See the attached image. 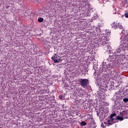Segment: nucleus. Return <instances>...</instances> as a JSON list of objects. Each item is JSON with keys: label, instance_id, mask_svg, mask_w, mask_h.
<instances>
[{"label": "nucleus", "instance_id": "20", "mask_svg": "<svg viewBox=\"0 0 128 128\" xmlns=\"http://www.w3.org/2000/svg\"><path fill=\"white\" fill-rule=\"evenodd\" d=\"M120 116H116V118H115V120H120Z\"/></svg>", "mask_w": 128, "mask_h": 128}, {"label": "nucleus", "instance_id": "19", "mask_svg": "<svg viewBox=\"0 0 128 128\" xmlns=\"http://www.w3.org/2000/svg\"><path fill=\"white\" fill-rule=\"evenodd\" d=\"M123 102H124L125 103H126L128 102V98H124Z\"/></svg>", "mask_w": 128, "mask_h": 128}, {"label": "nucleus", "instance_id": "26", "mask_svg": "<svg viewBox=\"0 0 128 128\" xmlns=\"http://www.w3.org/2000/svg\"><path fill=\"white\" fill-rule=\"evenodd\" d=\"M120 120H124V116L123 117H120Z\"/></svg>", "mask_w": 128, "mask_h": 128}, {"label": "nucleus", "instance_id": "2", "mask_svg": "<svg viewBox=\"0 0 128 128\" xmlns=\"http://www.w3.org/2000/svg\"><path fill=\"white\" fill-rule=\"evenodd\" d=\"M78 82L82 88H86V86H88V84H90L88 82V79H84V78H80L78 80Z\"/></svg>", "mask_w": 128, "mask_h": 128}, {"label": "nucleus", "instance_id": "7", "mask_svg": "<svg viewBox=\"0 0 128 128\" xmlns=\"http://www.w3.org/2000/svg\"><path fill=\"white\" fill-rule=\"evenodd\" d=\"M24 14L25 16H26V18H32V13L30 11H28V12H25Z\"/></svg>", "mask_w": 128, "mask_h": 128}, {"label": "nucleus", "instance_id": "28", "mask_svg": "<svg viewBox=\"0 0 128 128\" xmlns=\"http://www.w3.org/2000/svg\"><path fill=\"white\" fill-rule=\"evenodd\" d=\"M80 118H84V116H82V115H80Z\"/></svg>", "mask_w": 128, "mask_h": 128}, {"label": "nucleus", "instance_id": "1", "mask_svg": "<svg viewBox=\"0 0 128 128\" xmlns=\"http://www.w3.org/2000/svg\"><path fill=\"white\" fill-rule=\"evenodd\" d=\"M110 32H106V34H102L100 36L98 42H108V38L110 36Z\"/></svg>", "mask_w": 128, "mask_h": 128}, {"label": "nucleus", "instance_id": "23", "mask_svg": "<svg viewBox=\"0 0 128 128\" xmlns=\"http://www.w3.org/2000/svg\"><path fill=\"white\" fill-rule=\"evenodd\" d=\"M101 127L102 128H106V126H104V123H102L101 124Z\"/></svg>", "mask_w": 128, "mask_h": 128}, {"label": "nucleus", "instance_id": "4", "mask_svg": "<svg viewBox=\"0 0 128 128\" xmlns=\"http://www.w3.org/2000/svg\"><path fill=\"white\" fill-rule=\"evenodd\" d=\"M98 46H104V48L108 49L110 45V44L106 42H98Z\"/></svg>", "mask_w": 128, "mask_h": 128}, {"label": "nucleus", "instance_id": "8", "mask_svg": "<svg viewBox=\"0 0 128 128\" xmlns=\"http://www.w3.org/2000/svg\"><path fill=\"white\" fill-rule=\"evenodd\" d=\"M120 114H121V116H122L123 118H128V112H126V111H123L122 112H120Z\"/></svg>", "mask_w": 128, "mask_h": 128}, {"label": "nucleus", "instance_id": "24", "mask_svg": "<svg viewBox=\"0 0 128 128\" xmlns=\"http://www.w3.org/2000/svg\"><path fill=\"white\" fill-rule=\"evenodd\" d=\"M124 16L126 18H128V12H126L124 14Z\"/></svg>", "mask_w": 128, "mask_h": 128}, {"label": "nucleus", "instance_id": "15", "mask_svg": "<svg viewBox=\"0 0 128 128\" xmlns=\"http://www.w3.org/2000/svg\"><path fill=\"white\" fill-rule=\"evenodd\" d=\"M76 74H78V76H80V70H76Z\"/></svg>", "mask_w": 128, "mask_h": 128}, {"label": "nucleus", "instance_id": "27", "mask_svg": "<svg viewBox=\"0 0 128 128\" xmlns=\"http://www.w3.org/2000/svg\"><path fill=\"white\" fill-rule=\"evenodd\" d=\"M125 38H127V40H128V34L126 35Z\"/></svg>", "mask_w": 128, "mask_h": 128}, {"label": "nucleus", "instance_id": "16", "mask_svg": "<svg viewBox=\"0 0 128 128\" xmlns=\"http://www.w3.org/2000/svg\"><path fill=\"white\" fill-rule=\"evenodd\" d=\"M116 116V113H114V114H111L110 116V118H114V116Z\"/></svg>", "mask_w": 128, "mask_h": 128}, {"label": "nucleus", "instance_id": "5", "mask_svg": "<svg viewBox=\"0 0 128 128\" xmlns=\"http://www.w3.org/2000/svg\"><path fill=\"white\" fill-rule=\"evenodd\" d=\"M52 60H54L55 63L60 62V56L56 55V54H54L52 58Z\"/></svg>", "mask_w": 128, "mask_h": 128}, {"label": "nucleus", "instance_id": "22", "mask_svg": "<svg viewBox=\"0 0 128 128\" xmlns=\"http://www.w3.org/2000/svg\"><path fill=\"white\" fill-rule=\"evenodd\" d=\"M86 116H88V114H86V112L83 114V118L86 117Z\"/></svg>", "mask_w": 128, "mask_h": 128}, {"label": "nucleus", "instance_id": "21", "mask_svg": "<svg viewBox=\"0 0 128 128\" xmlns=\"http://www.w3.org/2000/svg\"><path fill=\"white\" fill-rule=\"evenodd\" d=\"M49 91H50V90H48V88H46V90H44V92H48V94Z\"/></svg>", "mask_w": 128, "mask_h": 128}, {"label": "nucleus", "instance_id": "25", "mask_svg": "<svg viewBox=\"0 0 128 128\" xmlns=\"http://www.w3.org/2000/svg\"><path fill=\"white\" fill-rule=\"evenodd\" d=\"M59 98H60V100H62L63 98H62V96L60 95L58 96Z\"/></svg>", "mask_w": 128, "mask_h": 128}, {"label": "nucleus", "instance_id": "6", "mask_svg": "<svg viewBox=\"0 0 128 128\" xmlns=\"http://www.w3.org/2000/svg\"><path fill=\"white\" fill-rule=\"evenodd\" d=\"M109 59L110 62H116V60H118V56L116 55H112L109 57Z\"/></svg>", "mask_w": 128, "mask_h": 128}, {"label": "nucleus", "instance_id": "13", "mask_svg": "<svg viewBox=\"0 0 128 128\" xmlns=\"http://www.w3.org/2000/svg\"><path fill=\"white\" fill-rule=\"evenodd\" d=\"M38 22H44V18H38Z\"/></svg>", "mask_w": 128, "mask_h": 128}, {"label": "nucleus", "instance_id": "9", "mask_svg": "<svg viewBox=\"0 0 128 128\" xmlns=\"http://www.w3.org/2000/svg\"><path fill=\"white\" fill-rule=\"evenodd\" d=\"M111 26L112 28H114V30H116L117 28H118V23L114 22V23L111 24Z\"/></svg>", "mask_w": 128, "mask_h": 128}, {"label": "nucleus", "instance_id": "18", "mask_svg": "<svg viewBox=\"0 0 128 128\" xmlns=\"http://www.w3.org/2000/svg\"><path fill=\"white\" fill-rule=\"evenodd\" d=\"M89 117L88 118V120H92V114H88Z\"/></svg>", "mask_w": 128, "mask_h": 128}, {"label": "nucleus", "instance_id": "17", "mask_svg": "<svg viewBox=\"0 0 128 128\" xmlns=\"http://www.w3.org/2000/svg\"><path fill=\"white\" fill-rule=\"evenodd\" d=\"M107 68H109V70H110V68H112V65H110V64H108V65Z\"/></svg>", "mask_w": 128, "mask_h": 128}, {"label": "nucleus", "instance_id": "11", "mask_svg": "<svg viewBox=\"0 0 128 128\" xmlns=\"http://www.w3.org/2000/svg\"><path fill=\"white\" fill-rule=\"evenodd\" d=\"M122 4L123 6H128V0H122Z\"/></svg>", "mask_w": 128, "mask_h": 128}, {"label": "nucleus", "instance_id": "10", "mask_svg": "<svg viewBox=\"0 0 128 128\" xmlns=\"http://www.w3.org/2000/svg\"><path fill=\"white\" fill-rule=\"evenodd\" d=\"M116 120L114 118H110L109 120H107L108 124L110 126V124H114L112 122Z\"/></svg>", "mask_w": 128, "mask_h": 128}, {"label": "nucleus", "instance_id": "14", "mask_svg": "<svg viewBox=\"0 0 128 128\" xmlns=\"http://www.w3.org/2000/svg\"><path fill=\"white\" fill-rule=\"evenodd\" d=\"M118 28H119L120 30H122V24H120V23H118Z\"/></svg>", "mask_w": 128, "mask_h": 128}, {"label": "nucleus", "instance_id": "3", "mask_svg": "<svg viewBox=\"0 0 128 128\" xmlns=\"http://www.w3.org/2000/svg\"><path fill=\"white\" fill-rule=\"evenodd\" d=\"M127 48H128V44L124 43L123 44H120L118 48L116 50V52H122V50H126Z\"/></svg>", "mask_w": 128, "mask_h": 128}, {"label": "nucleus", "instance_id": "12", "mask_svg": "<svg viewBox=\"0 0 128 128\" xmlns=\"http://www.w3.org/2000/svg\"><path fill=\"white\" fill-rule=\"evenodd\" d=\"M80 125L81 126H86V122L84 121H82L80 123Z\"/></svg>", "mask_w": 128, "mask_h": 128}]
</instances>
